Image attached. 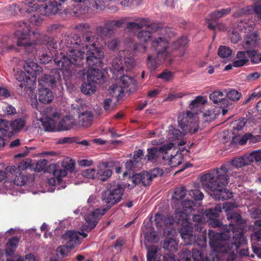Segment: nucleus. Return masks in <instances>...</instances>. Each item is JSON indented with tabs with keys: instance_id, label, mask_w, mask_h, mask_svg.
I'll return each mask as SVG.
<instances>
[{
	"instance_id": "1",
	"label": "nucleus",
	"mask_w": 261,
	"mask_h": 261,
	"mask_svg": "<svg viewBox=\"0 0 261 261\" xmlns=\"http://www.w3.org/2000/svg\"><path fill=\"white\" fill-rule=\"evenodd\" d=\"M83 41H77L71 44L78 45V49H70L67 53V56L60 54V57L55 58L56 64L61 67L63 76L68 78L82 70L83 60L86 56V61L90 68L88 70L87 78L89 82L95 84L101 83L103 77L101 71L94 67H101L104 58V53L101 50L104 45L99 46L97 43L98 38L92 33L86 34L83 37ZM81 42V41H80Z\"/></svg>"
},
{
	"instance_id": "2",
	"label": "nucleus",
	"mask_w": 261,
	"mask_h": 261,
	"mask_svg": "<svg viewBox=\"0 0 261 261\" xmlns=\"http://www.w3.org/2000/svg\"><path fill=\"white\" fill-rule=\"evenodd\" d=\"M250 164L247 155L234 158L231 164L222 165L211 172L201 176L202 186L211 197L218 200H226L233 196L232 193L224 188L228 183L227 174L230 170V165L236 168Z\"/></svg>"
},
{
	"instance_id": "3",
	"label": "nucleus",
	"mask_w": 261,
	"mask_h": 261,
	"mask_svg": "<svg viewBox=\"0 0 261 261\" xmlns=\"http://www.w3.org/2000/svg\"><path fill=\"white\" fill-rule=\"evenodd\" d=\"M124 192V188L117 185L112 186L109 190L104 191L102 194V199L109 204L105 207L97 208L94 211L87 207H79L74 211V213H80L84 218L86 225L83 227V230L90 231L95 227L98 220L103 215L111 206L119 202L122 199Z\"/></svg>"
},
{
	"instance_id": "4",
	"label": "nucleus",
	"mask_w": 261,
	"mask_h": 261,
	"mask_svg": "<svg viewBox=\"0 0 261 261\" xmlns=\"http://www.w3.org/2000/svg\"><path fill=\"white\" fill-rule=\"evenodd\" d=\"M150 30L140 31L137 37L142 42L151 40L150 48L156 53V58L161 62L170 57L171 50L169 47V29L159 27L155 24L149 25Z\"/></svg>"
},
{
	"instance_id": "5",
	"label": "nucleus",
	"mask_w": 261,
	"mask_h": 261,
	"mask_svg": "<svg viewBox=\"0 0 261 261\" xmlns=\"http://www.w3.org/2000/svg\"><path fill=\"white\" fill-rule=\"evenodd\" d=\"M211 238L210 246L213 249V252L211 256H207L208 261H216V257H218V253H226L230 254L228 261L235 258L237 253H239L242 256H248V249H243L239 250L240 245L246 244V239L244 237L243 232L238 229L233 234L231 243L229 241L219 239L220 236L215 234L213 231H210Z\"/></svg>"
},
{
	"instance_id": "6",
	"label": "nucleus",
	"mask_w": 261,
	"mask_h": 261,
	"mask_svg": "<svg viewBox=\"0 0 261 261\" xmlns=\"http://www.w3.org/2000/svg\"><path fill=\"white\" fill-rule=\"evenodd\" d=\"M178 123L182 132L171 125L170 126L167 135L169 143L164 145L163 149L171 150L174 146L185 145L186 141L184 137L185 134L188 131L192 134L194 133L198 129V119L196 115L189 111L180 114L178 118Z\"/></svg>"
},
{
	"instance_id": "7",
	"label": "nucleus",
	"mask_w": 261,
	"mask_h": 261,
	"mask_svg": "<svg viewBox=\"0 0 261 261\" xmlns=\"http://www.w3.org/2000/svg\"><path fill=\"white\" fill-rule=\"evenodd\" d=\"M60 117V113L55 112L51 116H46L44 119L42 117L37 119L41 122L45 130L47 132L67 130L75 124L74 119L70 116L64 117L57 123Z\"/></svg>"
},
{
	"instance_id": "8",
	"label": "nucleus",
	"mask_w": 261,
	"mask_h": 261,
	"mask_svg": "<svg viewBox=\"0 0 261 261\" xmlns=\"http://www.w3.org/2000/svg\"><path fill=\"white\" fill-rule=\"evenodd\" d=\"M180 216H182V219H178L177 223L181 226L180 228V233L185 244L186 245H192L196 242V233L194 230H199L202 231V226L201 224V216L200 215H194L193 217L194 221H197L198 223L193 226L192 224L187 220V216L184 214H178Z\"/></svg>"
},
{
	"instance_id": "9",
	"label": "nucleus",
	"mask_w": 261,
	"mask_h": 261,
	"mask_svg": "<svg viewBox=\"0 0 261 261\" xmlns=\"http://www.w3.org/2000/svg\"><path fill=\"white\" fill-rule=\"evenodd\" d=\"M238 25L240 31L247 33L243 41V48L245 50L257 49L260 45L261 37L256 32L251 33L254 28L255 23L250 20L247 22L240 20Z\"/></svg>"
},
{
	"instance_id": "10",
	"label": "nucleus",
	"mask_w": 261,
	"mask_h": 261,
	"mask_svg": "<svg viewBox=\"0 0 261 261\" xmlns=\"http://www.w3.org/2000/svg\"><path fill=\"white\" fill-rule=\"evenodd\" d=\"M15 29L14 35L17 39V46L29 47L34 45L31 39L36 34L31 31L29 24L25 22H18L15 24Z\"/></svg>"
},
{
	"instance_id": "11",
	"label": "nucleus",
	"mask_w": 261,
	"mask_h": 261,
	"mask_svg": "<svg viewBox=\"0 0 261 261\" xmlns=\"http://www.w3.org/2000/svg\"><path fill=\"white\" fill-rule=\"evenodd\" d=\"M124 53L119 51L115 55L112 62V71L114 74L123 71H128L132 70L135 66V60L132 56L123 57Z\"/></svg>"
},
{
	"instance_id": "12",
	"label": "nucleus",
	"mask_w": 261,
	"mask_h": 261,
	"mask_svg": "<svg viewBox=\"0 0 261 261\" xmlns=\"http://www.w3.org/2000/svg\"><path fill=\"white\" fill-rule=\"evenodd\" d=\"M207 222L208 224L210 225L212 227L220 228V230L221 231L220 233H218L215 232L214 231L211 229L208 230L210 244L211 242V238L210 236V231H213L215 234H219L220 236V238H219V239L227 241V239L230 238V236L232 234H233L234 232L238 229L236 227V225H234L231 223H230L229 225H222V222L219 219H216V218L208 219Z\"/></svg>"
},
{
	"instance_id": "13",
	"label": "nucleus",
	"mask_w": 261,
	"mask_h": 261,
	"mask_svg": "<svg viewBox=\"0 0 261 261\" xmlns=\"http://www.w3.org/2000/svg\"><path fill=\"white\" fill-rule=\"evenodd\" d=\"M37 2L36 0H25L22 2L20 6L15 5L11 8L14 10L17 9L23 14L25 13L30 14L38 11L37 14L39 13L42 15H45L46 13L42 12V11H45L47 7L43 6L42 5L39 6L37 4Z\"/></svg>"
},
{
	"instance_id": "14",
	"label": "nucleus",
	"mask_w": 261,
	"mask_h": 261,
	"mask_svg": "<svg viewBox=\"0 0 261 261\" xmlns=\"http://www.w3.org/2000/svg\"><path fill=\"white\" fill-rule=\"evenodd\" d=\"M170 150L166 151L164 154H162V158L172 167H175L180 165L182 161V155L179 153L178 150L174 149L173 153L170 152Z\"/></svg>"
},
{
	"instance_id": "15",
	"label": "nucleus",
	"mask_w": 261,
	"mask_h": 261,
	"mask_svg": "<svg viewBox=\"0 0 261 261\" xmlns=\"http://www.w3.org/2000/svg\"><path fill=\"white\" fill-rule=\"evenodd\" d=\"M238 204L236 202H225L223 204V208L226 212L227 219L231 221V222L238 223L241 222L242 217L239 213L234 212L232 208L238 207Z\"/></svg>"
},
{
	"instance_id": "16",
	"label": "nucleus",
	"mask_w": 261,
	"mask_h": 261,
	"mask_svg": "<svg viewBox=\"0 0 261 261\" xmlns=\"http://www.w3.org/2000/svg\"><path fill=\"white\" fill-rule=\"evenodd\" d=\"M87 236L86 233L76 231H68L65 234V237L68 239L67 244L70 248H74L75 246L80 244L82 239Z\"/></svg>"
},
{
	"instance_id": "17",
	"label": "nucleus",
	"mask_w": 261,
	"mask_h": 261,
	"mask_svg": "<svg viewBox=\"0 0 261 261\" xmlns=\"http://www.w3.org/2000/svg\"><path fill=\"white\" fill-rule=\"evenodd\" d=\"M180 204L182 207V210L176 207V205H173V206L175 208V218L177 219H182L183 217L180 216L177 214H184L187 216V220H188V214L192 213L193 210V206L194 205V202L192 200H187L184 201H181Z\"/></svg>"
},
{
	"instance_id": "18",
	"label": "nucleus",
	"mask_w": 261,
	"mask_h": 261,
	"mask_svg": "<svg viewBox=\"0 0 261 261\" xmlns=\"http://www.w3.org/2000/svg\"><path fill=\"white\" fill-rule=\"evenodd\" d=\"M192 256L195 261H201L203 259L202 254L199 250L193 249L191 255L190 251L185 248L180 253L179 261H191Z\"/></svg>"
},
{
	"instance_id": "19",
	"label": "nucleus",
	"mask_w": 261,
	"mask_h": 261,
	"mask_svg": "<svg viewBox=\"0 0 261 261\" xmlns=\"http://www.w3.org/2000/svg\"><path fill=\"white\" fill-rule=\"evenodd\" d=\"M188 43V40L187 38L186 37H182L179 39H178L177 41L174 42L173 44H172V46L171 47L170 45L169 44V47L170 49L171 50V54H172V51L174 50H179L178 52V56L179 57H183L187 54V51L186 49L185 48V47ZM172 54H171V56L170 57H169L168 59H166L164 61L166 60H169L171 57Z\"/></svg>"
},
{
	"instance_id": "20",
	"label": "nucleus",
	"mask_w": 261,
	"mask_h": 261,
	"mask_svg": "<svg viewBox=\"0 0 261 261\" xmlns=\"http://www.w3.org/2000/svg\"><path fill=\"white\" fill-rule=\"evenodd\" d=\"M23 68L32 77H37L43 71L42 67L33 61L25 60L23 65Z\"/></svg>"
},
{
	"instance_id": "21",
	"label": "nucleus",
	"mask_w": 261,
	"mask_h": 261,
	"mask_svg": "<svg viewBox=\"0 0 261 261\" xmlns=\"http://www.w3.org/2000/svg\"><path fill=\"white\" fill-rule=\"evenodd\" d=\"M23 68L32 77H37L43 71L42 67L33 61L25 60L23 65Z\"/></svg>"
},
{
	"instance_id": "22",
	"label": "nucleus",
	"mask_w": 261,
	"mask_h": 261,
	"mask_svg": "<svg viewBox=\"0 0 261 261\" xmlns=\"http://www.w3.org/2000/svg\"><path fill=\"white\" fill-rule=\"evenodd\" d=\"M251 241L254 253L261 258V229L251 235Z\"/></svg>"
},
{
	"instance_id": "23",
	"label": "nucleus",
	"mask_w": 261,
	"mask_h": 261,
	"mask_svg": "<svg viewBox=\"0 0 261 261\" xmlns=\"http://www.w3.org/2000/svg\"><path fill=\"white\" fill-rule=\"evenodd\" d=\"M224 94L223 92L221 91H215L210 94V99L215 104L218 106L223 107L224 105H228L229 101L228 100L223 97Z\"/></svg>"
},
{
	"instance_id": "24",
	"label": "nucleus",
	"mask_w": 261,
	"mask_h": 261,
	"mask_svg": "<svg viewBox=\"0 0 261 261\" xmlns=\"http://www.w3.org/2000/svg\"><path fill=\"white\" fill-rule=\"evenodd\" d=\"M248 53V50L238 51L236 56L237 60L233 62V66L240 67L245 65L249 61Z\"/></svg>"
},
{
	"instance_id": "25",
	"label": "nucleus",
	"mask_w": 261,
	"mask_h": 261,
	"mask_svg": "<svg viewBox=\"0 0 261 261\" xmlns=\"http://www.w3.org/2000/svg\"><path fill=\"white\" fill-rule=\"evenodd\" d=\"M53 92L48 88H41L38 93V99L43 103H49L54 99Z\"/></svg>"
},
{
	"instance_id": "26",
	"label": "nucleus",
	"mask_w": 261,
	"mask_h": 261,
	"mask_svg": "<svg viewBox=\"0 0 261 261\" xmlns=\"http://www.w3.org/2000/svg\"><path fill=\"white\" fill-rule=\"evenodd\" d=\"M144 27H149V22L148 19L144 18H138L135 22H128L126 25V28L131 31L140 29Z\"/></svg>"
},
{
	"instance_id": "27",
	"label": "nucleus",
	"mask_w": 261,
	"mask_h": 261,
	"mask_svg": "<svg viewBox=\"0 0 261 261\" xmlns=\"http://www.w3.org/2000/svg\"><path fill=\"white\" fill-rule=\"evenodd\" d=\"M97 179L105 181L109 178L112 174L111 170L108 169L104 165H99L96 169Z\"/></svg>"
},
{
	"instance_id": "28",
	"label": "nucleus",
	"mask_w": 261,
	"mask_h": 261,
	"mask_svg": "<svg viewBox=\"0 0 261 261\" xmlns=\"http://www.w3.org/2000/svg\"><path fill=\"white\" fill-rule=\"evenodd\" d=\"M151 174L147 172H144L142 174H136L133 177V181L135 184H137L141 181L144 186L148 185L152 180Z\"/></svg>"
},
{
	"instance_id": "29",
	"label": "nucleus",
	"mask_w": 261,
	"mask_h": 261,
	"mask_svg": "<svg viewBox=\"0 0 261 261\" xmlns=\"http://www.w3.org/2000/svg\"><path fill=\"white\" fill-rule=\"evenodd\" d=\"M163 146L160 148L157 147L147 149V159L150 161H153L159 158L161 154H164L168 149H163Z\"/></svg>"
},
{
	"instance_id": "30",
	"label": "nucleus",
	"mask_w": 261,
	"mask_h": 261,
	"mask_svg": "<svg viewBox=\"0 0 261 261\" xmlns=\"http://www.w3.org/2000/svg\"><path fill=\"white\" fill-rule=\"evenodd\" d=\"M124 90L122 85L117 82L113 84L109 89V92L112 97H116L118 99L121 98L124 94Z\"/></svg>"
},
{
	"instance_id": "31",
	"label": "nucleus",
	"mask_w": 261,
	"mask_h": 261,
	"mask_svg": "<svg viewBox=\"0 0 261 261\" xmlns=\"http://www.w3.org/2000/svg\"><path fill=\"white\" fill-rule=\"evenodd\" d=\"M93 120V115L90 112L86 111L79 115V123L84 126H89Z\"/></svg>"
},
{
	"instance_id": "32",
	"label": "nucleus",
	"mask_w": 261,
	"mask_h": 261,
	"mask_svg": "<svg viewBox=\"0 0 261 261\" xmlns=\"http://www.w3.org/2000/svg\"><path fill=\"white\" fill-rule=\"evenodd\" d=\"M117 83L122 86L124 90L130 86L135 87L136 85V81L127 75L122 76Z\"/></svg>"
},
{
	"instance_id": "33",
	"label": "nucleus",
	"mask_w": 261,
	"mask_h": 261,
	"mask_svg": "<svg viewBox=\"0 0 261 261\" xmlns=\"http://www.w3.org/2000/svg\"><path fill=\"white\" fill-rule=\"evenodd\" d=\"M18 239L16 237H13L9 240L5 250V252L7 255L10 256L14 253L18 245Z\"/></svg>"
},
{
	"instance_id": "34",
	"label": "nucleus",
	"mask_w": 261,
	"mask_h": 261,
	"mask_svg": "<svg viewBox=\"0 0 261 261\" xmlns=\"http://www.w3.org/2000/svg\"><path fill=\"white\" fill-rule=\"evenodd\" d=\"M96 87L95 83L93 82H87L84 83L81 86L82 92L87 95H91L93 94L96 91Z\"/></svg>"
},
{
	"instance_id": "35",
	"label": "nucleus",
	"mask_w": 261,
	"mask_h": 261,
	"mask_svg": "<svg viewBox=\"0 0 261 261\" xmlns=\"http://www.w3.org/2000/svg\"><path fill=\"white\" fill-rule=\"evenodd\" d=\"M31 164V160L28 159H26L25 160H24L20 162L18 165L17 168H16L14 166H11L8 167L7 169L10 171L11 173L13 174L15 173H17L18 172H16L17 170H23L25 169L28 168L29 167H30Z\"/></svg>"
},
{
	"instance_id": "36",
	"label": "nucleus",
	"mask_w": 261,
	"mask_h": 261,
	"mask_svg": "<svg viewBox=\"0 0 261 261\" xmlns=\"http://www.w3.org/2000/svg\"><path fill=\"white\" fill-rule=\"evenodd\" d=\"M163 247L170 252L175 251L177 250V243L174 239L168 238L165 240Z\"/></svg>"
},
{
	"instance_id": "37",
	"label": "nucleus",
	"mask_w": 261,
	"mask_h": 261,
	"mask_svg": "<svg viewBox=\"0 0 261 261\" xmlns=\"http://www.w3.org/2000/svg\"><path fill=\"white\" fill-rule=\"evenodd\" d=\"M220 10H217L212 13L207 17L206 20L208 24V27L212 30H214L216 28L215 25H213L210 21H215L216 19L222 17Z\"/></svg>"
},
{
	"instance_id": "38",
	"label": "nucleus",
	"mask_w": 261,
	"mask_h": 261,
	"mask_svg": "<svg viewBox=\"0 0 261 261\" xmlns=\"http://www.w3.org/2000/svg\"><path fill=\"white\" fill-rule=\"evenodd\" d=\"M187 190L184 187H180L175 189L172 198L173 200L176 205L175 203L178 204V201L183 198L186 195Z\"/></svg>"
},
{
	"instance_id": "39",
	"label": "nucleus",
	"mask_w": 261,
	"mask_h": 261,
	"mask_svg": "<svg viewBox=\"0 0 261 261\" xmlns=\"http://www.w3.org/2000/svg\"><path fill=\"white\" fill-rule=\"evenodd\" d=\"M222 207L221 204H217L214 208H210L205 211V215L208 219L214 218L218 217L221 212Z\"/></svg>"
},
{
	"instance_id": "40",
	"label": "nucleus",
	"mask_w": 261,
	"mask_h": 261,
	"mask_svg": "<svg viewBox=\"0 0 261 261\" xmlns=\"http://www.w3.org/2000/svg\"><path fill=\"white\" fill-rule=\"evenodd\" d=\"M249 54V59L253 64H258L261 62V54L257 49L248 50Z\"/></svg>"
},
{
	"instance_id": "41",
	"label": "nucleus",
	"mask_w": 261,
	"mask_h": 261,
	"mask_svg": "<svg viewBox=\"0 0 261 261\" xmlns=\"http://www.w3.org/2000/svg\"><path fill=\"white\" fill-rule=\"evenodd\" d=\"M207 102L206 98L202 96H197L190 103V109L198 108L200 105H203Z\"/></svg>"
},
{
	"instance_id": "42",
	"label": "nucleus",
	"mask_w": 261,
	"mask_h": 261,
	"mask_svg": "<svg viewBox=\"0 0 261 261\" xmlns=\"http://www.w3.org/2000/svg\"><path fill=\"white\" fill-rule=\"evenodd\" d=\"M231 54V50L226 46H220L218 50L219 56L223 59H227L230 57Z\"/></svg>"
},
{
	"instance_id": "43",
	"label": "nucleus",
	"mask_w": 261,
	"mask_h": 261,
	"mask_svg": "<svg viewBox=\"0 0 261 261\" xmlns=\"http://www.w3.org/2000/svg\"><path fill=\"white\" fill-rule=\"evenodd\" d=\"M67 174V172L66 170L62 167L56 168L53 172L54 176L57 179L58 183H60L63 177H65Z\"/></svg>"
},
{
	"instance_id": "44",
	"label": "nucleus",
	"mask_w": 261,
	"mask_h": 261,
	"mask_svg": "<svg viewBox=\"0 0 261 261\" xmlns=\"http://www.w3.org/2000/svg\"><path fill=\"white\" fill-rule=\"evenodd\" d=\"M60 76H58L56 79L52 78L50 75L44 74L41 77L40 84H41L42 82L43 83H45L48 85H53L56 84L58 81H60Z\"/></svg>"
},
{
	"instance_id": "45",
	"label": "nucleus",
	"mask_w": 261,
	"mask_h": 261,
	"mask_svg": "<svg viewBox=\"0 0 261 261\" xmlns=\"http://www.w3.org/2000/svg\"><path fill=\"white\" fill-rule=\"evenodd\" d=\"M71 248L68 244L67 246L63 245L58 247L56 250V254L58 258H62L67 255Z\"/></svg>"
},
{
	"instance_id": "46",
	"label": "nucleus",
	"mask_w": 261,
	"mask_h": 261,
	"mask_svg": "<svg viewBox=\"0 0 261 261\" xmlns=\"http://www.w3.org/2000/svg\"><path fill=\"white\" fill-rule=\"evenodd\" d=\"M227 97L230 100L236 101H238L241 97L242 94L239 91L230 89L226 93Z\"/></svg>"
},
{
	"instance_id": "47",
	"label": "nucleus",
	"mask_w": 261,
	"mask_h": 261,
	"mask_svg": "<svg viewBox=\"0 0 261 261\" xmlns=\"http://www.w3.org/2000/svg\"><path fill=\"white\" fill-rule=\"evenodd\" d=\"M82 175L87 178L97 179L96 169H87L82 172Z\"/></svg>"
},
{
	"instance_id": "48",
	"label": "nucleus",
	"mask_w": 261,
	"mask_h": 261,
	"mask_svg": "<svg viewBox=\"0 0 261 261\" xmlns=\"http://www.w3.org/2000/svg\"><path fill=\"white\" fill-rule=\"evenodd\" d=\"M10 127L13 130L16 131L21 129L25 124V121L20 118L16 119L10 123Z\"/></svg>"
},
{
	"instance_id": "49",
	"label": "nucleus",
	"mask_w": 261,
	"mask_h": 261,
	"mask_svg": "<svg viewBox=\"0 0 261 261\" xmlns=\"http://www.w3.org/2000/svg\"><path fill=\"white\" fill-rule=\"evenodd\" d=\"M60 6H61V4L57 2H51L49 6L46 5L43 6L47 7V8L45 9V11L43 10L42 12H46V15H47L49 13H56L58 11V7Z\"/></svg>"
},
{
	"instance_id": "50",
	"label": "nucleus",
	"mask_w": 261,
	"mask_h": 261,
	"mask_svg": "<svg viewBox=\"0 0 261 261\" xmlns=\"http://www.w3.org/2000/svg\"><path fill=\"white\" fill-rule=\"evenodd\" d=\"M147 65L150 70H153L159 67V64L156 61L155 58H154L151 55H149L147 56Z\"/></svg>"
},
{
	"instance_id": "51",
	"label": "nucleus",
	"mask_w": 261,
	"mask_h": 261,
	"mask_svg": "<svg viewBox=\"0 0 261 261\" xmlns=\"http://www.w3.org/2000/svg\"><path fill=\"white\" fill-rule=\"evenodd\" d=\"M29 82H31L30 81H21L19 82L20 83L18 84V88H17V91L18 93L19 94L22 95L24 91H27V89H30V91H32V89L31 87H29L28 85V83Z\"/></svg>"
},
{
	"instance_id": "52",
	"label": "nucleus",
	"mask_w": 261,
	"mask_h": 261,
	"mask_svg": "<svg viewBox=\"0 0 261 261\" xmlns=\"http://www.w3.org/2000/svg\"><path fill=\"white\" fill-rule=\"evenodd\" d=\"M62 168L65 169L67 172L69 171H72L74 168V163L73 160L67 159L64 160L62 164Z\"/></svg>"
},
{
	"instance_id": "53",
	"label": "nucleus",
	"mask_w": 261,
	"mask_h": 261,
	"mask_svg": "<svg viewBox=\"0 0 261 261\" xmlns=\"http://www.w3.org/2000/svg\"><path fill=\"white\" fill-rule=\"evenodd\" d=\"M144 236L146 241L153 243L158 241L157 233L154 231L144 232Z\"/></svg>"
},
{
	"instance_id": "54",
	"label": "nucleus",
	"mask_w": 261,
	"mask_h": 261,
	"mask_svg": "<svg viewBox=\"0 0 261 261\" xmlns=\"http://www.w3.org/2000/svg\"><path fill=\"white\" fill-rule=\"evenodd\" d=\"M217 113L213 110H207L203 114L204 120L206 121H211L216 118Z\"/></svg>"
},
{
	"instance_id": "55",
	"label": "nucleus",
	"mask_w": 261,
	"mask_h": 261,
	"mask_svg": "<svg viewBox=\"0 0 261 261\" xmlns=\"http://www.w3.org/2000/svg\"><path fill=\"white\" fill-rule=\"evenodd\" d=\"M28 180V178L25 175L21 174L16 176L14 179V183L17 186H22L25 184Z\"/></svg>"
},
{
	"instance_id": "56",
	"label": "nucleus",
	"mask_w": 261,
	"mask_h": 261,
	"mask_svg": "<svg viewBox=\"0 0 261 261\" xmlns=\"http://www.w3.org/2000/svg\"><path fill=\"white\" fill-rule=\"evenodd\" d=\"M14 76L15 79L19 82L24 81H30L29 77L22 70H17L15 73Z\"/></svg>"
},
{
	"instance_id": "57",
	"label": "nucleus",
	"mask_w": 261,
	"mask_h": 261,
	"mask_svg": "<svg viewBox=\"0 0 261 261\" xmlns=\"http://www.w3.org/2000/svg\"><path fill=\"white\" fill-rule=\"evenodd\" d=\"M10 127V122L3 120L0 119V133L2 135H6Z\"/></svg>"
},
{
	"instance_id": "58",
	"label": "nucleus",
	"mask_w": 261,
	"mask_h": 261,
	"mask_svg": "<svg viewBox=\"0 0 261 261\" xmlns=\"http://www.w3.org/2000/svg\"><path fill=\"white\" fill-rule=\"evenodd\" d=\"M99 33L103 36H107L111 34L113 30L111 26H109L108 21H106L103 27H100L99 28Z\"/></svg>"
},
{
	"instance_id": "59",
	"label": "nucleus",
	"mask_w": 261,
	"mask_h": 261,
	"mask_svg": "<svg viewBox=\"0 0 261 261\" xmlns=\"http://www.w3.org/2000/svg\"><path fill=\"white\" fill-rule=\"evenodd\" d=\"M249 163L261 161V152L255 151L247 155Z\"/></svg>"
},
{
	"instance_id": "60",
	"label": "nucleus",
	"mask_w": 261,
	"mask_h": 261,
	"mask_svg": "<svg viewBox=\"0 0 261 261\" xmlns=\"http://www.w3.org/2000/svg\"><path fill=\"white\" fill-rule=\"evenodd\" d=\"M194 244L201 247L204 248L206 246V239L204 235L196 236V242Z\"/></svg>"
},
{
	"instance_id": "61",
	"label": "nucleus",
	"mask_w": 261,
	"mask_h": 261,
	"mask_svg": "<svg viewBox=\"0 0 261 261\" xmlns=\"http://www.w3.org/2000/svg\"><path fill=\"white\" fill-rule=\"evenodd\" d=\"M189 195L197 200H201L204 197L203 193L200 190L197 189L191 190L189 192Z\"/></svg>"
},
{
	"instance_id": "62",
	"label": "nucleus",
	"mask_w": 261,
	"mask_h": 261,
	"mask_svg": "<svg viewBox=\"0 0 261 261\" xmlns=\"http://www.w3.org/2000/svg\"><path fill=\"white\" fill-rule=\"evenodd\" d=\"M103 106L106 111H110L114 108L115 105L113 104L111 98H107L103 102Z\"/></svg>"
},
{
	"instance_id": "63",
	"label": "nucleus",
	"mask_w": 261,
	"mask_h": 261,
	"mask_svg": "<svg viewBox=\"0 0 261 261\" xmlns=\"http://www.w3.org/2000/svg\"><path fill=\"white\" fill-rule=\"evenodd\" d=\"M158 78L162 79L166 81H169L173 77V73L169 71L165 70L157 76Z\"/></svg>"
},
{
	"instance_id": "64",
	"label": "nucleus",
	"mask_w": 261,
	"mask_h": 261,
	"mask_svg": "<svg viewBox=\"0 0 261 261\" xmlns=\"http://www.w3.org/2000/svg\"><path fill=\"white\" fill-rule=\"evenodd\" d=\"M47 161L45 159H42L38 161L36 163L35 170L37 171H42L46 167Z\"/></svg>"
}]
</instances>
